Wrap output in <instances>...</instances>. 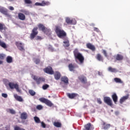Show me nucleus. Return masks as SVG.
Segmentation results:
<instances>
[{"label":"nucleus","mask_w":130,"mask_h":130,"mask_svg":"<svg viewBox=\"0 0 130 130\" xmlns=\"http://www.w3.org/2000/svg\"><path fill=\"white\" fill-rule=\"evenodd\" d=\"M55 32H56L57 36H58L59 38L63 39V38H64V37H67V32H66V31H64L63 29H61V27H60V26H56Z\"/></svg>","instance_id":"f257e3e1"},{"label":"nucleus","mask_w":130,"mask_h":130,"mask_svg":"<svg viewBox=\"0 0 130 130\" xmlns=\"http://www.w3.org/2000/svg\"><path fill=\"white\" fill-rule=\"evenodd\" d=\"M73 54L75 59H78L81 63H84L85 58H84V56L81 53L79 52V50H78V49H75L74 50Z\"/></svg>","instance_id":"f03ea898"},{"label":"nucleus","mask_w":130,"mask_h":130,"mask_svg":"<svg viewBox=\"0 0 130 130\" xmlns=\"http://www.w3.org/2000/svg\"><path fill=\"white\" fill-rule=\"evenodd\" d=\"M32 79L35 81L37 85H40L41 83L45 82V78L43 77H38L36 75H34L32 76Z\"/></svg>","instance_id":"7ed1b4c3"},{"label":"nucleus","mask_w":130,"mask_h":130,"mask_svg":"<svg viewBox=\"0 0 130 130\" xmlns=\"http://www.w3.org/2000/svg\"><path fill=\"white\" fill-rule=\"evenodd\" d=\"M8 85L9 86L10 89H16L17 92L21 93V91L20 88H19V85L18 84H15L14 82H9Z\"/></svg>","instance_id":"20e7f679"},{"label":"nucleus","mask_w":130,"mask_h":130,"mask_svg":"<svg viewBox=\"0 0 130 130\" xmlns=\"http://www.w3.org/2000/svg\"><path fill=\"white\" fill-rule=\"evenodd\" d=\"M38 30V27H34L32 29L31 33L30 35L31 40H33V39L36 37V36L38 35V30Z\"/></svg>","instance_id":"39448f33"},{"label":"nucleus","mask_w":130,"mask_h":130,"mask_svg":"<svg viewBox=\"0 0 130 130\" xmlns=\"http://www.w3.org/2000/svg\"><path fill=\"white\" fill-rule=\"evenodd\" d=\"M39 101L40 102H42L43 103H45L47 106H49V107H51V106H53V104L50 102V101L44 98H41L39 99Z\"/></svg>","instance_id":"423d86ee"},{"label":"nucleus","mask_w":130,"mask_h":130,"mask_svg":"<svg viewBox=\"0 0 130 130\" xmlns=\"http://www.w3.org/2000/svg\"><path fill=\"white\" fill-rule=\"evenodd\" d=\"M38 27L40 30H42V31H43V32H44L45 34H46L47 35H48V33L49 34V32H50V29L46 28L44 25H43V24H40L38 25Z\"/></svg>","instance_id":"0eeeda50"},{"label":"nucleus","mask_w":130,"mask_h":130,"mask_svg":"<svg viewBox=\"0 0 130 130\" xmlns=\"http://www.w3.org/2000/svg\"><path fill=\"white\" fill-rule=\"evenodd\" d=\"M104 101L105 103H106L109 106H112L113 104L112 103V100L109 96H105L104 98Z\"/></svg>","instance_id":"6e6552de"},{"label":"nucleus","mask_w":130,"mask_h":130,"mask_svg":"<svg viewBox=\"0 0 130 130\" xmlns=\"http://www.w3.org/2000/svg\"><path fill=\"white\" fill-rule=\"evenodd\" d=\"M50 3L49 2H46L43 1L41 3L37 2L35 4V6H40V7H45L46 6H49Z\"/></svg>","instance_id":"1a4fd4ad"},{"label":"nucleus","mask_w":130,"mask_h":130,"mask_svg":"<svg viewBox=\"0 0 130 130\" xmlns=\"http://www.w3.org/2000/svg\"><path fill=\"white\" fill-rule=\"evenodd\" d=\"M0 13L3 15H5V16H7V17H10V14H9L8 9L5 7H0Z\"/></svg>","instance_id":"9d476101"},{"label":"nucleus","mask_w":130,"mask_h":130,"mask_svg":"<svg viewBox=\"0 0 130 130\" xmlns=\"http://www.w3.org/2000/svg\"><path fill=\"white\" fill-rule=\"evenodd\" d=\"M44 71L46 74H49V75H53V74H54V71H53L52 68L50 66H49L46 68L44 69Z\"/></svg>","instance_id":"9b49d317"},{"label":"nucleus","mask_w":130,"mask_h":130,"mask_svg":"<svg viewBox=\"0 0 130 130\" xmlns=\"http://www.w3.org/2000/svg\"><path fill=\"white\" fill-rule=\"evenodd\" d=\"M102 127L103 129L107 130L109 128H110V126H111V125L110 124H108L104 121H102Z\"/></svg>","instance_id":"f8f14e48"},{"label":"nucleus","mask_w":130,"mask_h":130,"mask_svg":"<svg viewBox=\"0 0 130 130\" xmlns=\"http://www.w3.org/2000/svg\"><path fill=\"white\" fill-rule=\"evenodd\" d=\"M67 95L70 99H75V98H77V97H80L79 94L76 93H68Z\"/></svg>","instance_id":"ddd939ff"},{"label":"nucleus","mask_w":130,"mask_h":130,"mask_svg":"<svg viewBox=\"0 0 130 130\" xmlns=\"http://www.w3.org/2000/svg\"><path fill=\"white\" fill-rule=\"evenodd\" d=\"M68 68L70 72H75V69H76V68H78V65L71 63L69 64Z\"/></svg>","instance_id":"4468645a"},{"label":"nucleus","mask_w":130,"mask_h":130,"mask_svg":"<svg viewBox=\"0 0 130 130\" xmlns=\"http://www.w3.org/2000/svg\"><path fill=\"white\" fill-rule=\"evenodd\" d=\"M79 80L82 84H87V77L84 75H81L78 77Z\"/></svg>","instance_id":"2eb2a0df"},{"label":"nucleus","mask_w":130,"mask_h":130,"mask_svg":"<svg viewBox=\"0 0 130 130\" xmlns=\"http://www.w3.org/2000/svg\"><path fill=\"white\" fill-rule=\"evenodd\" d=\"M8 28L6 26L5 24L0 23V32L2 33H6V30H7Z\"/></svg>","instance_id":"dca6fc26"},{"label":"nucleus","mask_w":130,"mask_h":130,"mask_svg":"<svg viewBox=\"0 0 130 130\" xmlns=\"http://www.w3.org/2000/svg\"><path fill=\"white\" fill-rule=\"evenodd\" d=\"M15 45H16L17 48H18V49L21 51H23V50H24V45H23V44L21 43L16 42L15 43Z\"/></svg>","instance_id":"f3484780"},{"label":"nucleus","mask_w":130,"mask_h":130,"mask_svg":"<svg viewBox=\"0 0 130 130\" xmlns=\"http://www.w3.org/2000/svg\"><path fill=\"white\" fill-rule=\"evenodd\" d=\"M53 75L54 79L56 80H59V79H60V77H61V74H60V72L58 71H55V73L54 72Z\"/></svg>","instance_id":"a211bd4d"},{"label":"nucleus","mask_w":130,"mask_h":130,"mask_svg":"<svg viewBox=\"0 0 130 130\" xmlns=\"http://www.w3.org/2000/svg\"><path fill=\"white\" fill-rule=\"evenodd\" d=\"M129 97V95H128V94H127L125 96H122L120 99L119 103H120V104H122V103H123V102H125V101H126V100H127L128 99Z\"/></svg>","instance_id":"6ab92c4d"},{"label":"nucleus","mask_w":130,"mask_h":130,"mask_svg":"<svg viewBox=\"0 0 130 130\" xmlns=\"http://www.w3.org/2000/svg\"><path fill=\"white\" fill-rule=\"evenodd\" d=\"M18 17L19 20H21V21H24V20H26V16H25V14L22 13H18Z\"/></svg>","instance_id":"aec40b11"},{"label":"nucleus","mask_w":130,"mask_h":130,"mask_svg":"<svg viewBox=\"0 0 130 130\" xmlns=\"http://www.w3.org/2000/svg\"><path fill=\"white\" fill-rule=\"evenodd\" d=\"M86 47L88 48V49H90V50H92V51H95V50H96V48H95V46H94V45H92L91 43L87 44Z\"/></svg>","instance_id":"412c9836"},{"label":"nucleus","mask_w":130,"mask_h":130,"mask_svg":"<svg viewBox=\"0 0 130 130\" xmlns=\"http://www.w3.org/2000/svg\"><path fill=\"white\" fill-rule=\"evenodd\" d=\"M112 98L115 104H116V102H117L118 100V97L117 96V94H116V93H113V94L112 95Z\"/></svg>","instance_id":"4be33fe9"},{"label":"nucleus","mask_w":130,"mask_h":130,"mask_svg":"<svg viewBox=\"0 0 130 130\" xmlns=\"http://www.w3.org/2000/svg\"><path fill=\"white\" fill-rule=\"evenodd\" d=\"M21 119H27L28 118V114L26 112H23L20 115Z\"/></svg>","instance_id":"5701e85b"},{"label":"nucleus","mask_w":130,"mask_h":130,"mask_svg":"<svg viewBox=\"0 0 130 130\" xmlns=\"http://www.w3.org/2000/svg\"><path fill=\"white\" fill-rule=\"evenodd\" d=\"M61 82L64 84H69V78L67 76H63L61 78Z\"/></svg>","instance_id":"b1692460"},{"label":"nucleus","mask_w":130,"mask_h":130,"mask_svg":"<svg viewBox=\"0 0 130 130\" xmlns=\"http://www.w3.org/2000/svg\"><path fill=\"white\" fill-rule=\"evenodd\" d=\"M14 97L17 101H19V102H23V99L22 97L18 95V94H15L14 95Z\"/></svg>","instance_id":"393cba45"},{"label":"nucleus","mask_w":130,"mask_h":130,"mask_svg":"<svg viewBox=\"0 0 130 130\" xmlns=\"http://www.w3.org/2000/svg\"><path fill=\"white\" fill-rule=\"evenodd\" d=\"M96 58L99 61H103V60H104L103 57L100 54H98L96 55Z\"/></svg>","instance_id":"a878e982"},{"label":"nucleus","mask_w":130,"mask_h":130,"mask_svg":"<svg viewBox=\"0 0 130 130\" xmlns=\"http://www.w3.org/2000/svg\"><path fill=\"white\" fill-rule=\"evenodd\" d=\"M63 43L64 44L63 45L64 47H69L70 46V41L69 40H66L63 42Z\"/></svg>","instance_id":"bb28decb"},{"label":"nucleus","mask_w":130,"mask_h":130,"mask_svg":"<svg viewBox=\"0 0 130 130\" xmlns=\"http://www.w3.org/2000/svg\"><path fill=\"white\" fill-rule=\"evenodd\" d=\"M116 60H122L123 59V56L121 54H118L116 56Z\"/></svg>","instance_id":"cd10ccee"},{"label":"nucleus","mask_w":130,"mask_h":130,"mask_svg":"<svg viewBox=\"0 0 130 130\" xmlns=\"http://www.w3.org/2000/svg\"><path fill=\"white\" fill-rule=\"evenodd\" d=\"M6 61L8 63H12L13 62V58L11 56H8L6 58Z\"/></svg>","instance_id":"c85d7f7f"},{"label":"nucleus","mask_w":130,"mask_h":130,"mask_svg":"<svg viewBox=\"0 0 130 130\" xmlns=\"http://www.w3.org/2000/svg\"><path fill=\"white\" fill-rule=\"evenodd\" d=\"M114 82H115V83H118L119 84L123 83V81H122L120 78H115L114 79Z\"/></svg>","instance_id":"c756f323"},{"label":"nucleus","mask_w":130,"mask_h":130,"mask_svg":"<svg viewBox=\"0 0 130 130\" xmlns=\"http://www.w3.org/2000/svg\"><path fill=\"white\" fill-rule=\"evenodd\" d=\"M109 72H111V73H116L117 72V70L115 68H112L111 67L108 68Z\"/></svg>","instance_id":"7c9ffc66"},{"label":"nucleus","mask_w":130,"mask_h":130,"mask_svg":"<svg viewBox=\"0 0 130 130\" xmlns=\"http://www.w3.org/2000/svg\"><path fill=\"white\" fill-rule=\"evenodd\" d=\"M53 125L56 127H61V123L59 122H54Z\"/></svg>","instance_id":"2f4dec72"},{"label":"nucleus","mask_w":130,"mask_h":130,"mask_svg":"<svg viewBox=\"0 0 130 130\" xmlns=\"http://www.w3.org/2000/svg\"><path fill=\"white\" fill-rule=\"evenodd\" d=\"M85 129L84 130H91V123H88L84 125Z\"/></svg>","instance_id":"473e14b6"},{"label":"nucleus","mask_w":130,"mask_h":130,"mask_svg":"<svg viewBox=\"0 0 130 130\" xmlns=\"http://www.w3.org/2000/svg\"><path fill=\"white\" fill-rule=\"evenodd\" d=\"M20 12L21 13H23V14H24V15H26V16H29V15H30V12L25 9L21 10Z\"/></svg>","instance_id":"72a5a7b5"},{"label":"nucleus","mask_w":130,"mask_h":130,"mask_svg":"<svg viewBox=\"0 0 130 130\" xmlns=\"http://www.w3.org/2000/svg\"><path fill=\"white\" fill-rule=\"evenodd\" d=\"M0 46H1V47H3V48L6 49L8 47V46H7V44H6V43L4 42H2V41L0 40Z\"/></svg>","instance_id":"f704fd0d"},{"label":"nucleus","mask_w":130,"mask_h":130,"mask_svg":"<svg viewBox=\"0 0 130 130\" xmlns=\"http://www.w3.org/2000/svg\"><path fill=\"white\" fill-rule=\"evenodd\" d=\"M66 22L69 25H72V24H73V20H71L70 18H67L66 19Z\"/></svg>","instance_id":"c9c22d12"},{"label":"nucleus","mask_w":130,"mask_h":130,"mask_svg":"<svg viewBox=\"0 0 130 130\" xmlns=\"http://www.w3.org/2000/svg\"><path fill=\"white\" fill-rule=\"evenodd\" d=\"M28 93H29V94H30V95H31V96H35V95H36V92H35V91H34V90H33L32 89L29 90Z\"/></svg>","instance_id":"e433bc0d"},{"label":"nucleus","mask_w":130,"mask_h":130,"mask_svg":"<svg viewBox=\"0 0 130 130\" xmlns=\"http://www.w3.org/2000/svg\"><path fill=\"white\" fill-rule=\"evenodd\" d=\"M34 120L36 123H40V119H39L38 117H34Z\"/></svg>","instance_id":"4c0bfd02"},{"label":"nucleus","mask_w":130,"mask_h":130,"mask_svg":"<svg viewBox=\"0 0 130 130\" xmlns=\"http://www.w3.org/2000/svg\"><path fill=\"white\" fill-rule=\"evenodd\" d=\"M102 52L104 55L105 56V57H107V58H108V54H107V52H106V50H102Z\"/></svg>","instance_id":"58836bf2"},{"label":"nucleus","mask_w":130,"mask_h":130,"mask_svg":"<svg viewBox=\"0 0 130 130\" xmlns=\"http://www.w3.org/2000/svg\"><path fill=\"white\" fill-rule=\"evenodd\" d=\"M48 88H49V85L46 84L44 85H43L42 86V89L43 90H46L47 89H48Z\"/></svg>","instance_id":"ea45409f"},{"label":"nucleus","mask_w":130,"mask_h":130,"mask_svg":"<svg viewBox=\"0 0 130 130\" xmlns=\"http://www.w3.org/2000/svg\"><path fill=\"white\" fill-rule=\"evenodd\" d=\"M8 111L11 114H16V111H15V110H14L13 109H9Z\"/></svg>","instance_id":"a19ab883"},{"label":"nucleus","mask_w":130,"mask_h":130,"mask_svg":"<svg viewBox=\"0 0 130 130\" xmlns=\"http://www.w3.org/2000/svg\"><path fill=\"white\" fill-rule=\"evenodd\" d=\"M24 3L26 4V5L32 4V1L31 0H24Z\"/></svg>","instance_id":"79ce46f5"},{"label":"nucleus","mask_w":130,"mask_h":130,"mask_svg":"<svg viewBox=\"0 0 130 130\" xmlns=\"http://www.w3.org/2000/svg\"><path fill=\"white\" fill-rule=\"evenodd\" d=\"M14 130H25V129L23 128H21L18 126H16L14 127Z\"/></svg>","instance_id":"37998d69"},{"label":"nucleus","mask_w":130,"mask_h":130,"mask_svg":"<svg viewBox=\"0 0 130 130\" xmlns=\"http://www.w3.org/2000/svg\"><path fill=\"white\" fill-rule=\"evenodd\" d=\"M6 57V55L4 54H0V59H4Z\"/></svg>","instance_id":"c03bdc74"},{"label":"nucleus","mask_w":130,"mask_h":130,"mask_svg":"<svg viewBox=\"0 0 130 130\" xmlns=\"http://www.w3.org/2000/svg\"><path fill=\"white\" fill-rule=\"evenodd\" d=\"M43 108V107H42L41 105H39L37 106V109L38 110H41Z\"/></svg>","instance_id":"a18cd8bd"},{"label":"nucleus","mask_w":130,"mask_h":130,"mask_svg":"<svg viewBox=\"0 0 130 130\" xmlns=\"http://www.w3.org/2000/svg\"><path fill=\"white\" fill-rule=\"evenodd\" d=\"M35 62L36 64H38L40 62V59H36L35 60Z\"/></svg>","instance_id":"49530a36"},{"label":"nucleus","mask_w":130,"mask_h":130,"mask_svg":"<svg viewBox=\"0 0 130 130\" xmlns=\"http://www.w3.org/2000/svg\"><path fill=\"white\" fill-rule=\"evenodd\" d=\"M2 96L4 98H8V94L7 93H2Z\"/></svg>","instance_id":"de8ad7c7"},{"label":"nucleus","mask_w":130,"mask_h":130,"mask_svg":"<svg viewBox=\"0 0 130 130\" xmlns=\"http://www.w3.org/2000/svg\"><path fill=\"white\" fill-rule=\"evenodd\" d=\"M97 102L99 104H102V101L100 99H97Z\"/></svg>","instance_id":"09e8293b"},{"label":"nucleus","mask_w":130,"mask_h":130,"mask_svg":"<svg viewBox=\"0 0 130 130\" xmlns=\"http://www.w3.org/2000/svg\"><path fill=\"white\" fill-rule=\"evenodd\" d=\"M41 125L44 128H45V127H46V124H45V123L43 122H41Z\"/></svg>","instance_id":"8fccbe9b"},{"label":"nucleus","mask_w":130,"mask_h":130,"mask_svg":"<svg viewBox=\"0 0 130 130\" xmlns=\"http://www.w3.org/2000/svg\"><path fill=\"white\" fill-rule=\"evenodd\" d=\"M93 30H94V31H95V32H100V31L99 30V28H98L97 27H94Z\"/></svg>","instance_id":"3c124183"},{"label":"nucleus","mask_w":130,"mask_h":130,"mask_svg":"<svg viewBox=\"0 0 130 130\" xmlns=\"http://www.w3.org/2000/svg\"><path fill=\"white\" fill-rule=\"evenodd\" d=\"M42 39V38H41V37L40 36H37L36 38V40H41Z\"/></svg>","instance_id":"603ef678"},{"label":"nucleus","mask_w":130,"mask_h":130,"mask_svg":"<svg viewBox=\"0 0 130 130\" xmlns=\"http://www.w3.org/2000/svg\"><path fill=\"white\" fill-rule=\"evenodd\" d=\"M8 9L10 10V11H14V10H15V8H14V7L12 6H10Z\"/></svg>","instance_id":"864d4df0"},{"label":"nucleus","mask_w":130,"mask_h":130,"mask_svg":"<svg viewBox=\"0 0 130 130\" xmlns=\"http://www.w3.org/2000/svg\"><path fill=\"white\" fill-rule=\"evenodd\" d=\"M118 112H115V114H116V115H118Z\"/></svg>","instance_id":"5fc2aeb1"},{"label":"nucleus","mask_w":130,"mask_h":130,"mask_svg":"<svg viewBox=\"0 0 130 130\" xmlns=\"http://www.w3.org/2000/svg\"><path fill=\"white\" fill-rule=\"evenodd\" d=\"M3 61L2 60H0V64H3Z\"/></svg>","instance_id":"6e6d98bb"},{"label":"nucleus","mask_w":130,"mask_h":130,"mask_svg":"<svg viewBox=\"0 0 130 130\" xmlns=\"http://www.w3.org/2000/svg\"><path fill=\"white\" fill-rule=\"evenodd\" d=\"M0 37H1V35H0Z\"/></svg>","instance_id":"4d7b16f0"}]
</instances>
